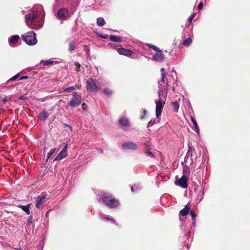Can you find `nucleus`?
I'll return each instance as SVG.
<instances>
[{
  "instance_id": "48",
  "label": "nucleus",
  "mask_w": 250,
  "mask_h": 250,
  "mask_svg": "<svg viewBox=\"0 0 250 250\" xmlns=\"http://www.w3.org/2000/svg\"><path fill=\"white\" fill-rule=\"evenodd\" d=\"M195 13H193L192 14H191L190 17L188 18V21L189 22H191L193 19V18H194V16H195Z\"/></svg>"
},
{
  "instance_id": "64",
  "label": "nucleus",
  "mask_w": 250,
  "mask_h": 250,
  "mask_svg": "<svg viewBox=\"0 0 250 250\" xmlns=\"http://www.w3.org/2000/svg\"><path fill=\"white\" fill-rule=\"evenodd\" d=\"M19 250H21V249H19Z\"/></svg>"
},
{
  "instance_id": "35",
  "label": "nucleus",
  "mask_w": 250,
  "mask_h": 250,
  "mask_svg": "<svg viewBox=\"0 0 250 250\" xmlns=\"http://www.w3.org/2000/svg\"><path fill=\"white\" fill-rule=\"evenodd\" d=\"M55 151H56V149H54V148H52L49 151V152L47 153V155L46 161L51 157V156L54 154V153L55 152Z\"/></svg>"
},
{
  "instance_id": "44",
  "label": "nucleus",
  "mask_w": 250,
  "mask_h": 250,
  "mask_svg": "<svg viewBox=\"0 0 250 250\" xmlns=\"http://www.w3.org/2000/svg\"><path fill=\"white\" fill-rule=\"evenodd\" d=\"M191 121H192L193 124L194 125V127L198 125L197 123L196 120L192 117H190Z\"/></svg>"
},
{
  "instance_id": "24",
  "label": "nucleus",
  "mask_w": 250,
  "mask_h": 250,
  "mask_svg": "<svg viewBox=\"0 0 250 250\" xmlns=\"http://www.w3.org/2000/svg\"><path fill=\"white\" fill-rule=\"evenodd\" d=\"M153 59L156 61L161 62L164 60V56L161 53H156L153 56Z\"/></svg>"
},
{
  "instance_id": "62",
  "label": "nucleus",
  "mask_w": 250,
  "mask_h": 250,
  "mask_svg": "<svg viewBox=\"0 0 250 250\" xmlns=\"http://www.w3.org/2000/svg\"><path fill=\"white\" fill-rule=\"evenodd\" d=\"M40 248H43V247L41 245L40 246Z\"/></svg>"
},
{
  "instance_id": "1",
  "label": "nucleus",
  "mask_w": 250,
  "mask_h": 250,
  "mask_svg": "<svg viewBox=\"0 0 250 250\" xmlns=\"http://www.w3.org/2000/svg\"><path fill=\"white\" fill-rule=\"evenodd\" d=\"M44 17L45 12L42 6L39 4L31 9L25 15V21L29 28L38 30L43 26Z\"/></svg>"
},
{
  "instance_id": "18",
  "label": "nucleus",
  "mask_w": 250,
  "mask_h": 250,
  "mask_svg": "<svg viewBox=\"0 0 250 250\" xmlns=\"http://www.w3.org/2000/svg\"><path fill=\"white\" fill-rule=\"evenodd\" d=\"M100 218L103 220H106L111 222V223L115 224L116 225L118 224L116 223V221L110 217L109 215L104 214L102 212L99 213Z\"/></svg>"
},
{
  "instance_id": "31",
  "label": "nucleus",
  "mask_w": 250,
  "mask_h": 250,
  "mask_svg": "<svg viewBox=\"0 0 250 250\" xmlns=\"http://www.w3.org/2000/svg\"><path fill=\"white\" fill-rule=\"evenodd\" d=\"M103 92L107 96H110L112 93V91L108 87L104 88Z\"/></svg>"
},
{
  "instance_id": "63",
  "label": "nucleus",
  "mask_w": 250,
  "mask_h": 250,
  "mask_svg": "<svg viewBox=\"0 0 250 250\" xmlns=\"http://www.w3.org/2000/svg\"><path fill=\"white\" fill-rule=\"evenodd\" d=\"M22 13L23 14H24V11L23 10V11H22Z\"/></svg>"
},
{
  "instance_id": "57",
  "label": "nucleus",
  "mask_w": 250,
  "mask_h": 250,
  "mask_svg": "<svg viewBox=\"0 0 250 250\" xmlns=\"http://www.w3.org/2000/svg\"><path fill=\"white\" fill-rule=\"evenodd\" d=\"M25 99V98L24 96H21L20 98V99H21V100H24Z\"/></svg>"
},
{
  "instance_id": "9",
  "label": "nucleus",
  "mask_w": 250,
  "mask_h": 250,
  "mask_svg": "<svg viewBox=\"0 0 250 250\" xmlns=\"http://www.w3.org/2000/svg\"><path fill=\"white\" fill-rule=\"evenodd\" d=\"M47 199L46 195L41 194L36 199V207L38 208H42Z\"/></svg>"
},
{
  "instance_id": "39",
  "label": "nucleus",
  "mask_w": 250,
  "mask_h": 250,
  "mask_svg": "<svg viewBox=\"0 0 250 250\" xmlns=\"http://www.w3.org/2000/svg\"><path fill=\"white\" fill-rule=\"evenodd\" d=\"M148 45L151 48H152L153 49H154V50L156 51H158V52H160L161 51H160V49L159 48L157 47V46L154 45H152V44H148Z\"/></svg>"
},
{
  "instance_id": "15",
  "label": "nucleus",
  "mask_w": 250,
  "mask_h": 250,
  "mask_svg": "<svg viewBox=\"0 0 250 250\" xmlns=\"http://www.w3.org/2000/svg\"><path fill=\"white\" fill-rule=\"evenodd\" d=\"M159 100L158 101L165 102L167 99V89H164V91L161 89H158Z\"/></svg>"
},
{
  "instance_id": "47",
  "label": "nucleus",
  "mask_w": 250,
  "mask_h": 250,
  "mask_svg": "<svg viewBox=\"0 0 250 250\" xmlns=\"http://www.w3.org/2000/svg\"><path fill=\"white\" fill-rule=\"evenodd\" d=\"M194 130L195 131V132L197 134V135H199L200 131H199V129L198 125H196V126H195L194 127Z\"/></svg>"
},
{
  "instance_id": "42",
  "label": "nucleus",
  "mask_w": 250,
  "mask_h": 250,
  "mask_svg": "<svg viewBox=\"0 0 250 250\" xmlns=\"http://www.w3.org/2000/svg\"><path fill=\"white\" fill-rule=\"evenodd\" d=\"M189 213L191 216L192 219H196V214L192 210H189Z\"/></svg>"
},
{
  "instance_id": "46",
  "label": "nucleus",
  "mask_w": 250,
  "mask_h": 250,
  "mask_svg": "<svg viewBox=\"0 0 250 250\" xmlns=\"http://www.w3.org/2000/svg\"><path fill=\"white\" fill-rule=\"evenodd\" d=\"M194 130L195 131V132L197 134V135H199L200 131H199V129L198 125H196V126H195L194 127Z\"/></svg>"
},
{
  "instance_id": "13",
  "label": "nucleus",
  "mask_w": 250,
  "mask_h": 250,
  "mask_svg": "<svg viewBox=\"0 0 250 250\" xmlns=\"http://www.w3.org/2000/svg\"><path fill=\"white\" fill-rule=\"evenodd\" d=\"M81 0H63V5L71 6V8H76Z\"/></svg>"
},
{
  "instance_id": "28",
  "label": "nucleus",
  "mask_w": 250,
  "mask_h": 250,
  "mask_svg": "<svg viewBox=\"0 0 250 250\" xmlns=\"http://www.w3.org/2000/svg\"><path fill=\"white\" fill-rule=\"evenodd\" d=\"M105 23L104 19L102 17L98 18L97 19V24L99 26H102Z\"/></svg>"
},
{
  "instance_id": "40",
  "label": "nucleus",
  "mask_w": 250,
  "mask_h": 250,
  "mask_svg": "<svg viewBox=\"0 0 250 250\" xmlns=\"http://www.w3.org/2000/svg\"><path fill=\"white\" fill-rule=\"evenodd\" d=\"M156 121L155 119L151 120L147 124V127H151L155 123Z\"/></svg>"
},
{
  "instance_id": "26",
  "label": "nucleus",
  "mask_w": 250,
  "mask_h": 250,
  "mask_svg": "<svg viewBox=\"0 0 250 250\" xmlns=\"http://www.w3.org/2000/svg\"><path fill=\"white\" fill-rule=\"evenodd\" d=\"M58 62L57 61H53L51 60H46V61H42L41 62V64L42 65H48L53 64H56Z\"/></svg>"
},
{
  "instance_id": "54",
  "label": "nucleus",
  "mask_w": 250,
  "mask_h": 250,
  "mask_svg": "<svg viewBox=\"0 0 250 250\" xmlns=\"http://www.w3.org/2000/svg\"><path fill=\"white\" fill-rule=\"evenodd\" d=\"M97 151L98 153H102L103 152V150L101 149H97Z\"/></svg>"
},
{
  "instance_id": "53",
  "label": "nucleus",
  "mask_w": 250,
  "mask_h": 250,
  "mask_svg": "<svg viewBox=\"0 0 250 250\" xmlns=\"http://www.w3.org/2000/svg\"><path fill=\"white\" fill-rule=\"evenodd\" d=\"M192 224L194 226H195L196 223V219H192Z\"/></svg>"
},
{
  "instance_id": "6",
  "label": "nucleus",
  "mask_w": 250,
  "mask_h": 250,
  "mask_svg": "<svg viewBox=\"0 0 250 250\" xmlns=\"http://www.w3.org/2000/svg\"><path fill=\"white\" fill-rule=\"evenodd\" d=\"M195 190H197L198 192L197 197L195 199V202L196 204H198L204 198L205 187L203 185L201 186H198L195 188Z\"/></svg>"
},
{
  "instance_id": "60",
  "label": "nucleus",
  "mask_w": 250,
  "mask_h": 250,
  "mask_svg": "<svg viewBox=\"0 0 250 250\" xmlns=\"http://www.w3.org/2000/svg\"><path fill=\"white\" fill-rule=\"evenodd\" d=\"M144 118H145V116H141L140 117V119L141 120H143Z\"/></svg>"
},
{
  "instance_id": "32",
  "label": "nucleus",
  "mask_w": 250,
  "mask_h": 250,
  "mask_svg": "<svg viewBox=\"0 0 250 250\" xmlns=\"http://www.w3.org/2000/svg\"><path fill=\"white\" fill-rule=\"evenodd\" d=\"M191 39L190 38H188L184 41L183 44L184 46H188L191 44Z\"/></svg>"
},
{
  "instance_id": "7",
  "label": "nucleus",
  "mask_w": 250,
  "mask_h": 250,
  "mask_svg": "<svg viewBox=\"0 0 250 250\" xmlns=\"http://www.w3.org/2000/svg\"><path fill=\"white\" fill-rule=\"evenodd\" d=\"M63 7V20L69 19L74 13L76 8H72L71 6L64 5Z\"/></svg>"
},
{
  "instance_id": "11",
  "label": "nucleus",
  "mask_w": 250,
  "mask_h": 250,
  "mask_svg": "<svg viewBox=\"0 0 250 250\" xmlns=\"http://www.w3.org/2000/svg\"><path fill=\"white\" fill-rule=\"evenodd\" d=\"M122 148L125 150H136L138 148V146L132 141H127L122 144Z\"/></svg>"
},
{
  "instance_id": "59",
  "label": "nucleus",
  "mask_w": 250,
  "mask_h": 250,
  "mask_svg": "<svg viewBox=\"0 0 250 250\" xmlns=\"http://www.w3.org/2000/svg\"><path fill=\"white\" fill-rule=\"evenodd\" d=\"M145 145H146V146H149V143L148 142L146 143Z\"/></svg>"
},
{
  "instance_id": "58",
  "label": "nucleus",
  "mask_w": 250,
  "mask_h": 250,
  "mask_svg": "<svg viewBox=\"0 0 250 250\" xmlns=\"http://www.w3.org/2000/svg\"><path fill=\"white\" fill-rule=\"evenodd\" d=\"M131 191H132V192H134V191H135V189H134V188H133V186H132V187H131Z\"/></svg>"
},
{
  "instance_id": "49",
  "label": "nucleus",
  "mask_w": 250,
  "mask_h": 250,
  "mask_svg": "<svg viewBox=\"0 0 250 250\" xmlns=\"http://www.w3.org/2000/svg\"><path fill=\"white\" fill-rule=\"evenodd\" d=\"M203 2H200L198 6V10H201L202 8H203Z\"/></svg>"
},
{
  "instance_id": "41",
  "label": "nucleus",
  "mask_w": 250,
  "mask_h": 250,
  "mask_svg": "<svg viewBox=\"0 0 250 250\" xmlns=\"http://www.w3.org/2000/svg\"><path fill=\"white\" fill-rule=\"evenodd\" d=\"M145 154L146 155L150 156L151 158H153L154 157V154L152 152L150 151L149 150H147V151H146Z\"/></svg>"
},
{
  "instance_id": "56",
  "label": "nucleus",
  "mask_w": 250,
  "mask_h": 250,
  "mask_svg": "<svg viewBox=\"0 0 250 250\" xmlns=\"http://www.w3.org/2000/svg\"><path fill=\"white\" fill-rule=\"evenodd\" d=\"M143 113L144 114V115H146L147 114V111L145 109H143Z\"/></svg>"
},
{
  "instance_id": "12",
  "label": "nucleus",
  "mask_w": 250,
  "mask_h": 250,
  "mask_svg": "<svg viewBox=\"0 0 250 250\" xmlns=\"http://www.w3.org/2000/svg\"><path fill=\"white\" fill-rule=\"evenodd\" d=\"M188 178L185 175H183L178 180V183L175 181V184L179 185L180 187L183 188L188 187Z\"/></svg>"
},
{
  "instance_id": "55",
  "label": "nucleus",
  "mask_w": 250,
  "mask_h": 250,
  "mask_svg": "<svg viewBox=\"0 0 250 250\" xmlns=\"http://www.w3.org/2000/svg\"><path fill=\"white\" fill-rule=\"evenodd\" d=\"M161 72H162V73H161V74L165 73V68H163H163H161Z\"/></svg>"
},
{
  "instance_id": "19",
  "label": "nucleus",
  "mask_w": 250,
  "mask_h": 250,
  "mask_svg": "<svg viewBox=\"0 0 250 250\" xmlns=\"http://www.w3.org/2000/svg\"><path fill=\"white\" fill-rule=\"evenodd\" d=\"M190 209V205L188 204L184 208L181 209L179 212V215L182 216H185L189 212Z\"/></svg>"
},
{
  "instance_id": "2",
  "label": "nucleus",
  "mask_w": 250,
  "mask_h": 250,
  "mask_svg": "<svg viewBox=\"0 0 250 250\" xmlns=\"http://www.w3.org/2000/svg\"><path fill=\"white\" fill-rule=\"evenodd\" d=\"M101 200L111 208L118 207L119 204L117 200L113 198L111 195L108 193L104 194L101 197Z\"/></svg>"
},
{
  "instance_id": "52",
  "label": "nucleus",
  "mask_w": 250,
  "mask_h": 250,
  "mask_svg": "<svg viewBox=\"0 0 250 250\" xmlns=\"http://www.w3.org/2000/svg\"><path fill=\"white\" fill-rule=\"evenodd\" d=\"M171 75L173 76V74H175L176 75V72L174 70H172L171 72Z\"/></svg>"
},
{
  "instance_id": "29",
  "label": "nucleus",
  "mask_w": 250,
  "mask_h": 250,
  "mask_svg": "<svg viewBox=\"0 0 250 250\" xmlns=\"http://www.w3.org/2000/svg\"><path fill=\"white\" fill-rule=\"evenodd\" d=\"M172 105L173 108V111L175 112H177L179 108V104L177 101H175L172 103Z\"/></svg>"
},
{
  "instance_id": "43",
  "label": "nucleus",
  "mask_w": 250,
  "mask_h": 250,
  "mask_svg": "<svg viewBox=\"0 0 250 250\" xmlns=\"http://www.w3.org/2000/svg\"><path fill=\"white\" fill-rule=\"evenodd\" d=\"M67 145L66 144L65 146L63 147V158L66 157L67 156V153H66V149H67Z\"/></svg>"
},
{
  "instance_id": "23",
  "label": "nucleus",
  "mask_w": 250,
  "mask_h": 250,
  "mask_svg": "<svg viewBox=\"0 0 250 250\" xmlns=\"http://www.w3.org/2000/svg\"><path fill=\"white\" fill-rule=\"evenodd\" d=\"M20 39V37L16 35H14L10 38L9 40V44L10 45L16 44Z\"/></svg>"
},
{
  "instance_id": "45",
  "label": "nucleus",
  "mask_w": 250,
  "mask_h": 250,
  "mask_svg": "<svg viewBox=\"0 0 250 250\" xmlns=\"http://www.w3.org/2000/svg\"><path fill=\"white\" fill-rule=\"evenodd\" d=\"M108 46H109V47H111L114 48H115L116 47L118 46L117 44H116L115 43H108Z\"/></svg>"
},
{
  "instance_id": "16",
  "label": "nucleus",
  "mask_w": 250,
  "mask_h": 250,
  "mask_svg": "<svg viewBox=\"0 0 250 250\" xmlns=\"http://www.w3.org/2000/svg\"><path fill=\"white\" fill-rule=\"evenodd\" d=\"M119 125L122 127L130 126V123L128 119L125 117H122L118 121Z\"/></svg>"
},
{
  "instance_id": "30",
  "label": "nucleus",
  "mask_w": 250,
  "mask_h": 250,
  "mask_svg": "<svg viewBox=\"0 0 250 250\" xmlns=\"http://www.w3.org/2000/svg\"><path fill=\"white\" fill-rule=\"evenodd\" d=\"M188 149L187 153H194L195 155H196V151H195L194 148L192 146L191 143H190L189 142H188Z\"/></svg>"
},
{
  "instance_id": "14",
  "label": "nucleus",
  "mask_w": 250,
  "mask_h": 250,
  "mask_svg": "<svg viewBox=\"0 0 250 250\" xmlns=\"http://www.w3.org/2000/svg\"><path fill=\"white\" fill-rule=\"evenodd\" d=\"M117 51L120 55H125L127 57H130L133 54L132 51L123 47L118 48Z\"/></svg>"
},
{
  "instance_id": "34",
  "label": "nucleus",
  "mask_w": 250,
  "mask_h": 250,
  "mask_svg": "<svg viewBox=\"0 0 250 250\" xmlns=\"http://www.w3.org/2000/svg\"><path fill=\"white\" fill-rule=\"evenodd\" d=\"M57 18L60 19L62 18V8H61L59 9L57 13Z\"/></svg>"
},
{
  "instance_id": "50",
  "label": "nucleus",
  "mask_w": 250,
  "mask_h": 250,
  "mask_svg": "<svg viewBox=\"0 0 250 250\" xmlns=\"http://www.w3.org/2000/svg\"><path fill=\"white\" fill-rule=\"evenodd\" d=\"M28 78V76H22L20 78V80H25L27 79Z\"/></svg>"
},
{
  "instance_id": "22",
  "label": "nucleus",
  "mask_w": 250,
  "mask_h": 250,
  "mask_svg": "<svg viewBox=\"0 0 250 250\" xmlns=\"http://www.w3.org/2000/svg\"><path fill=\"white\" fill-rule=\"evenodd\" d=\"M49 114L45 110H43L39 114V117L41 120L45 121L48 118Z\"/></svg>"
},
{
  "instance_id": "5",
  "label": "nucleus",
  "mask_w": 250,
  "mask_h": 250,
  "mask_svg": "<svg viewBox=\"0 0 250 250\" xmlns=\"http://www.w3.org/2000/svg\"><path fill=\"white\" fill-rule=\"evenodd\" d=\"M82 101L81 96L77 92H74L73 98L70 100L68 104L72 107H77L82 103Z\"/></svg>"
},
{
  "instance_id": "51",
  "label": "nucleus",
  "mask_w": 250,
  "mask_h": 250,
  "mask_svg": "<svg viewBox=\"0 0 250 250\" xmlns=\"http://www.w3.org/2000/svg\"><path fill=\"white\" fill-rule=\"evenodd\" d=\"M58 8V3H56L54 6V10H57Z\"/></svg>"
},
{
  "instance_id": "36",
  "label": "nucleus",
  "mask_w": 250,
  "mask_h": 250,
  "mask_svg": "<svg viewBox=\"0 0 250 250\" xmlns=\"http://www.w3.org/2000/svg\"><path fill=\"white\" fill-rule=\"evenodd\" d=\"M62 159V150L60 152L59 154L55 159V161H60Z\"/></svg>"
},
{
  "instance_id": "10",
  "label": "nucleus",
  "mask_w": 250,
  "mask_h": 250,
  "mask_svg": "<svg viewBox=\"0 0 250 250\" xmlns=\"http://www.w3.org/2000/svg\"><path fill=\"white\" fill-rule=\"evenodd\" d=\"M158 89H161L164 91V89H167V80L166 77L165 73L161 74V78L158 82Z\"/></svg>"
},
{
  "instance_id": "3",
  "label": "nucleus",
  "mask_w": 250,
  "mask_h": 250,
  "mask_svg": "<svg viewBox=\"0 0 250 250\" xmlns=\"http://www.w3.org/2000/svg\"><path fill=\"white\" fill-rule=\"evenodd\" d=\"M22 40L29 45H34L37 42L36 34L33 31L28 32L21 36Z\"/></svg>"
},
{
  "instance_id": "25",
  "label": "nucleus",
  "mask_w": 250,
  "mask_h": 250,
  "mask_svg": "<svg viewBox=\"0 0 250 250\" xmlns=\"http://www.w3.org/2000/svg\"><path fill=\"white\" fill-rule=\"evenodd\" d=\"M77 85L75 86H72L70 87H68L67 88H63V92H68V93H73V94H74V92H75L74 91L76 89Z\"/></svg>"
},
{
  "instance_id": "17",
  "label": "nucleus",
  "mask_w": 250,
  "mask_h": 250,
  "mask_svg": "<svg viewBox=\"0 0 250 250\" xmlns=\"http://www.w3.org/2000/svg\"><path fill=\"white\" fill-rule=\"evenodd\" d=\"M193 153H187L184 158V162L187 164L191 165L193 163Z\"/></svg>"
},
{
  "instance_id": "27",
  "label": "nucleus",
  "mask_w": 250,
  "mask_h": 250,
  "mask_svg": "<svg viewBox=\"0 0 250 250\" xmlns=\"http://www.w3.org/2000/svg\"><path fill=\"white\" fill-rule=\"evenodd\" d=\"M29 206L30 205L28 204L25 206L23 205H21L20 207L24 211H25L27 214L29 215L30 213V210H29Z\"/></svg>"
},
{
  "instance_id": "33",
  "label": "nucleus",
  "mask_w": 250,
  "mask_h": 250,
  "mask_svg": "<svg viewBox=\"0 0 250 250\" xmlns=\"http://www.w3.org/2000/svg\"><path fill=\"white\" fill-rule=\"evenodd\" d=\"M19 77H20L19 74H17V75H15L14 76L12 77V78H11L9 80H8L7 81V84H9V83L11 82V81H14L16 80Z\"/></svg>"
},
{
  "instance_id": "38",
  "label": "nucleus",
  "mask_w": 250,
  "mask_h": 250,
  "mask_svg": "<svg viewBox=\"0 0 250 250\" xmlns=\"http://www.w3.org/2000/svg\"><path fill=\"white\" fill-rule=\"evenodd\" d=\"M33 221V217L32 216H28L27 221V226H30Z\"/></svg>"
},
{
  "instance_id": "37",
  "label": "nucleus",
  "mask_w": 250,
  "mask_h": 250,
  "mask_svg": "<svg viewBox=\"0 0 250 250\" xmlns=\"http://www.w3.org/2000/svg\"><path fill=\"white\" fill-rule=\"evenodd\" d=\"M75 48V46L73 43H72L71 42L69 43L68 50L70 52H72V51H73L74 50Z\"/></svg>"
},
{
  "instance_id": "61",
  "label": "nucleus",
  "mask_w": 250,
  "mask_h": 250,
  "mask_svg": "<svg viewBox=\"0 0 250 250\" xmlns=\"http://www.w3.org/2000/svg\"><path fill=\"white\" fill-rule=\"evenodd\" d=\"M175 87H172V91H173V92H174V91H175Z\"/></svg>"
},
{
  "instance_id": "8",
  "label": "nucleus",
  "mask_w": 250,
  "mask_h": 250,
  "mask_svg": "<svg viewBox=\"0 0 250 250\" xmlns=\"http://www.w3.org/2000/svg\"><path fill=\"white\" fill-rule=\"evenodd\" d=\"M155 103L156 104V116L158 118L161 116L162 114V110L164 107V105L165 104V102L157 101V100H155Z\"/></svg>"
},
{
  "instance_id": "20",
  "label": "nucleus",
  "mask_w": 250,
  "mask_h": 250,
  "mask_svg": "<svg viewBox=\"0 0 250 250\" xmlns=\"http://www.w3.org/2000/svg\"><path fill=\"white\" fill-rule=\"evenodd\" d=\"M64 131L68 132V135H66V138L67 139L72 132V127L67 124H63V131Z\"/></svg>"
},
{
  "instance_id": "4",
  "label": "nucleus",
  "mask_w": 250,
  "mask_h": 250,
  "mask_svg": "<svg viewBox=\"0 0 250 250\" xmlns=\"http://www.w3.org/2000/svg\"><path fill=\"white\" fill-rule=\"evenodd\" d=\"M85 84L86 89L89 91L96 92L100 89L99 83L96 80L93 78H90L87 80Z\"/></svg>"
},
{
  "instance_id": "21",
  "label": "nucleus",
  "mask_w": 250,
  "mask_h": 250,
  "mask_svg": "<svg viewBox=\"0 0 250 250\" xmlns=\"http://www.w3.org/2000/svg\"><path fill=\"white\" fill-rule=\"evenodd\" d=\"M109 39L112 42H123V40L121 37L113 35L109 36Z\"/></svg>"
}]
</instances>
